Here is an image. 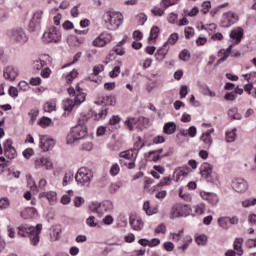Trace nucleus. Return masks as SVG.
I'll return each mask as SVG.
<instances>
[{"label": "nucleus", "mask_w": 256, "mask_h": 256, "mask_svg": "<svg viewBox=\"0 0 256 256\" xmlns=\"http://www.w3.org/2000/svg\"><path fill=\"white\" fill-rule=\"evenodd\" d=\"M228 116L230 117V119L233 120H237V121H241L242 116L241 114L238 112L237 108H231L228 110Z\"/></svg>", "instance_id": "33"}, {"label": "nucleus", "mask_w": 256, "mask_h": 256, "mask_svg": "<svg viewBox=\"0 0 256 256\" xmlns=\"http://www.w3.org/2000/svg\"><path fill=\"white\" fill-rule=\"evenodd\" d=\"M119 73H121V67L115 66L114 69L109 72V77L114 79L115 77H119Z\"/></svg>", "instance_id": "54"}, {"label": "nucleus", "mask_w": 256, "mask_h": 256, "mask_svg": "<svg viewBox=\"0 0 256 256\" xmlns=\"http://www.w3.org/2000/svg\"><path fill=\"white\" fill-rule=\"evenodd\" d=\"M137 123V120L135 118H130L125 121V125L128 127L130 131H133V124Z\"/></svg>", "instance_id": "63"}, {"label": "nucleus", "mask_w": 256, "mask_h": 256, "mask_svg": "<svg viewBox=\"0 0 256 256\" xmlns=\"http://www.w3.org/2000/svg\"><path fill=\"white\" fill-rule=\"evenodd\" d=\"M232 188L236 193H245V191L249 189V185L247 184V180L243 178H236L232 182Z\"/></svg>", "instance_id": "11"}, {"label": "nucleus", "mask_w": 256, "mask_h": 256, "mask_svg": "<svg viewBox=\"0 0 256 256\" xmlns=\"http://www.w3.org/2000/svg\"><path fill=\"white\" fill-rule=\"evenodd\" d=\"M143 147H145V143H143V139L141 137H138V141L134 143L132 151H141Z\"/></svg>", "instance_id": "44"}, {"label": "nucleus", "mask_w": 256, "mask_h": 256, "mask_svg": "<svg viewBox=\"0 0 256 256\" xmlns=\"http://www.w3.org/2000/svg\"><path fill=\"white\" fill-rule=\"evenodd\" d=\"M83 101H85V93H77L76 97L74 99V103L76 105H81V103H83Z\"/></svg>", "instance_id": "50"}, {"label": "nucleus", "mask_w": 256, "mask_h": 256, "mask_svg": "<svg viewBox=\"0 0 256 256\" xmlns=\"http://www.w3.org/2000/svg\"><path fill=\"white\" fill-rule=\"evenodd\" d=\"M177 19H179V15H177L176 13H170L168 17L169 23L175 24L177 23Z\"/></svg>", "instance_id": "64"}, {"label": "nucleus", "mask_w": 256, "mask_h": 256, "mask_svg": "<svg viewBox=\"0 0 256 256\" xmlns=\"http://www.w3.org/2000/svg\"><path fill=\"white\" fill-rule=\"evenodd\" d=\"M40 75L44 79L49 78V76L51 75V69H49V67L45 66L44 69L41 71Z\"/></svg>", "instance_id": "61"}, {"label": "nucleus", "mask_w": 256, "mask_h": 256, "mask_svg": "<svg viewBox=\"0 0 256 256\" xmlns=\"http://www.w3.org/2000/svg\"><path fill=\"white\" fill-rule=\"evenodd\" d=\"M137 21H139L140 25H145L147 23V15L144 13H140L136 16Z\"/></svg>", "instance_id": "58"}, {"label": "nucleus", "mask_w": 256, "mask_h": 256, "mask_svg": "<svg viewBox=\"0 0 256 256\" xmlns=\"http://www.w3.org/2000/svg\"><path fill=\"white\" fill-rule=\"evenodd\" d=\"M113 39V36L107 32L101 33L95 40H93L92 45L94 47H105L107 43H110Z\"/></svg>", "instance_id": "9"}, {"label": "nucleus", "mask_w": 256, "mask_h": 256, "mask_svg": "<svg viewBox=\"0 0 256 256\" xmlns=\"http://www.w3.org/2000/svg\"><path fill=\"white\" fill-rule=\"evenodd\" d=\"M55 147V140L47 136H40V148L42 151H51Z\"/></svg>", "instance_id": "13"}, {"label": "nucleus", "mask_w": 256, "mask_h": 256, "mask_svg": "<svg viewBox=\"0 0 256 256\" xmlns=\"http://www.w3.org/2000/svg\"><path fill=\"white\" fill-rule=\"evenodd\" d=\"M32 123H35V121H37V117L39 116V110H35L32 109L29 113H28Z\"/></svg>", "instance_id": "55"}, {"label": "nucleus", "mask_w": 256, "mask_h": 256, "mask_svg": "<svg viewBox=\"0 0 256 256\" xmlns=\"http://www.w3.org/2000/svg\"><path fill=\"white\" fill-rule=\"evenodd\" d=\"M119 171H121V168L119 167V164L115 163L110 169V175L116 177V175H119Z\"/></svg>", "instance_id": "51"}, {"label": "nucleus", "mask_w": 256, "mask_h": 256, "mask_svg": "<svg viewBox=\"0 0 256 256\" xmlns=\"http://www.w3.org/2000/svg\"><path fill=\"white\" fill-rule=\"evenodd\" d=\"M77 75H79V72H77V70H72V71L66 76V81H67V83H72L73 79H77Z\"/></svg>", "instance_id": "47"}, {"label": "nucleus", "mask_w": 256, "mask_h": 256, "mask_svg": "<svg viewBox=\"0 0 256 256\" xmlns=\"http://www.w3.org/2000/svg\"><path fill=\"white\" fill-rule=\"evenodd\" d=\"M192 209L194 210V214H192V216L196 217V215H205L207 206L205 205V203H200V204L194 205Z\"/></svg>", "instance_id": "25"}, {"label": "nucleus", "mask_w": 256, "mask_h": 256, "mask_svg": "<svg viewBox=\"0 0 256 256\" xmlns=\"http://www.w3.org/2000/svg\"><path fill=\"white\" fill-rule=\"evenodd\" d=\"M4 155L7 159H15L17 157V150H15V148L5 149Z\"/></svg>", "instance_id": "36"}, {"label": "nucleus", "mask_w": 256, "mask_h": 256, "mask_svg": "<svg viewBox=\"0 0 256 256\" xmlns=\"http://www.w3.org/2000/svg\"><path fill=\"white\" fill-rule=\"evenodd\" d=\"M143 209L146 211V215H155V213H157V211H151V204L149 201L144 202Z\"/></svg>", "instance_id": "49"}, {"label": "nucleus", "mask_w": 256, "mask_h": 256, "mask_svg": "<svg viewBox=\"0 0 256 256\" xmlns=\"http://www.w3.org/2000/svg\"><path fill=\"white\" fill-rule=\"evenodd\" d=\"M112 210H113V204L110 201H106L102 203H93L90 206V211H92V213H97V215H100V216Z\"/></svg>", "instance_id": "7"}, {"label": "nucleus", "mask_w": 256, "mask_h": 256, "mask_svg": "<svg viewBox=\"0 0 256 256\" xmlns=\"http://www.w3.org/2000/svg\"><path fill=\"white\" fill-rule=\"evenodd\" d=\"M52 123V120L51 118L49 117H42L40 120H39V125L41 127H49V125H51Z\"/></svg>", "instance_id": "48"}, {"label": "nucleus", "mask_w": 256, "mask_h": 256, "mask_svg": "<svg viewBox=\"0 0 256 256\" xmlns=\"http://www.w3.org/2000/svg\"><path fill=\"white\" fill-rule=\"evenodd\" d=\"M39 197H46L50 205H54V203L57 202V192L55 191L42 192L40 193Z\"/></svg>", "instance_id": "22"}, {"label": "nucleus", "mask_w": 256, "mask_h": 256, "mask_svg": "<svg viewBox=\"0 0 256 256\" xmlns=\"http://www.w3.org/2000/svg\"><path fill=\"white\" fill-rule=\"evenodd\" d=\"M17 229V234L19 235V237H29L30 243L34 247H37V245H39V235H41V231L43 230V224H37L36 227L25 224L19 226Z\"/></svg>", "instance_id": "1"}, {"label": "nucleus", "mask_w": 256, "mask_h": 256, "mask_svg": "<svg viewBox=\"0 0 256 256\" xmlns=\"http://www.w3.org/2000/svg\"><path fill=\"white\" fill-rule=\"evenodd\" d=\"M121 123V117L114 115L109 120V125H119Z\"/></svg>", "instance_id": "59"}, {"label": "nucleus", "mask_w": 256, "mask_h": 256, "mask_svg": "<svg viewBox=\"0 0 256 256\" xmlns=\"http://www.w3.org/2000/svg\"><path fill=\"white\" fill-rule=\"evenodd\" d=\"M41 21H43V11L37 10L36 12H34L33 17L29 23V27L31 31H35V29H39V27H41Z\"/></svg>", "instance_id": "10"}, {"label": "nucleus", "mask_w": 256, "mask_h": 256, "mask_svg": "<svg viewBox=\"0 0 256 256\" xmlns=\"http://www.w3.org/2000/svg\"><path fill=\"white\" fill-rule=\"evenodd\" d=\"M85 137H87V126L79 124L71 129L67 136V143L71 145L74 141L85 139Z\"/></svg>", "instance_id": "4"}, {"label": "nucleus", "mask_w": 256, "mask_h": 256, "mask_svg": "<svg viewBox=\"0 0 256 256\" xmlns=\"http://www.w3.org/2000/svg\"><path fill=\"white\" fill-rule=\"evenodd\" d=\"M43 43H59L61 41V30L52 26L42 36Z\"/></svg>", "instance_id": "5"}, {"label": "nucleus", "mask_w": 256, "mask_h": 256, "mask_svg": "<svg viewBox=\"0 0 256 256\" xmlns=\"http://www.w3.org/2000/svg\"><path fill=\"white\" fill-rule=\"evenodd\" d=\"M234 250H228L225 256L243 255V238H236L233 244Z\"/></svg>", "instance_id": "8"}, {"label": "nucleus", "mask_w": 256, "mask_h": 256, "mask_svg": "<svg viewBox=\"0 0 256 256\" xmlns=\"http://www.w3.org/2000/svg\"><path fill=\"white\" fill-rule=\"evenodd\" d=\"M47 67V62L43 59H37L33 62V69L36 71H41V69H44Z\"/></svg>", "instance_id": "29"}, {"label": "nucleus", "mask_w": 256, "mask_h": 256, "mask_svg": "<svg viewBox=\"0 0 256 256\" xmlns=\"http://www.w3.org/2000/svg\"><path fill=\"white\" fill-rule=\"evenodd\" d=\"M106 117H107V108H104L100 112L95 114L96 121H99L101 119H105Z\"/></svg>", "instance_id": "52"}, {"label": "nucleus", "mask_w": 256, "mask_h": 256, "mask_svg": "<svg viewBox=\"0 0 256 256\" xmlns=\"http://www.w3.org/2000/svg\"><path fill=\"white\" fill-rule=\"evenodd\" d=\"M179 58L181 61H189L191 59V53H189V50L184 49L180 52Z\"/></svg>", "instance_id": "42"}, {"label": "nucleus", "mask_w": 256, "mask_h": 256, "mask_svg": "<svg viewBox=\"0 0 256 256\" xmlns=\"http://www.w3.org/2000/svg\"><path fill=\"white\" fill-rule=\"evenodd\" d=\"M211 9V2L209 1H206V2H203L202 4V13L204 15H207V13H209V10Z\"/></svg>", "instance_id": "56"}, {"label": "nucleus", "mask_w": 256, "mask_h": 256, "mask_svg": "<svg viewBox=\"0 0 256 256\" xmlns=\"http://www.w3.org/2000/svg\"><path fill=\"white\" fill-rule=\"evenodd\" d=\"M102 71H105V66L103 64H99L97 66H94L93 73L89 75L88 79L89 81H93L94 83H99L98 80L95 79L97 75L102 73Z\"/></svg>", "instance_id": "21"}, {"label": "nucleus", "mask_w": 256, "mask_h": 256, "mask_svg": "<svg viewBox=\"0 0 256 256\" xmlns=\"http://www.w3.org/2000/svg\"><path fill=\"white\" fill-rule=\"evenodd\" d=\"M8 35L14 43H19L20 45H23L28 41L27 34H25L23 28H13L8 32Z\"/></svg>", "instance_id": "6"}, {"label": "nucleus", "mask_w": 256, "mask_h": 256, "mask_svg": "<svg viewBox=\"0 0 256 256\" xmlns=\"http://www.w3.org/2000/svg\"><path fill=\"white\" fill-rule=\"evenodd\" d=\"M180 135L182 137H196L197 136V127L191 126L189 129H181Z\"/></svg>", "instance_id": "24"}, {"label": "nucleus", "mask_w": 256, "mask_h": 256, "mask_svg": "<svg viewBox=\"0 0 256 256\" xmlns=\"http://www.w3.org/2000/svg\"><path fill=\"white\" fill-rule=\"evenodd\" d=\"M171 183V177H164L156 186L157 187H165Z\"/></svg>", "instance_id": "53"}, {"label": "nucleus", "mask_w": 256, "mask_h": 256, "mask_svg": "<svg viewBox=\"0 0 256 256\" xmlns=\"http://www.w3.org/2000/svg\"><path fill=\"white\" fill-rule=\"evenodd\" d=\"M8 93L10 97H19V90L15 86H10Z\"/></svg>", "instance_id": "60"}, {"label": "nucleus", "mask_w": 256, "mask_h": 256, "mask_svg": "<svg viewBox=\"0 0 256 256\" xmlns=\"http://www.w3.org/2000/svg\"><path fill=\"white\" fill-rule=\"evenodd\" d=\"M154 233H156V235H165V233H167V226L164 223L159 224L155 228Z\"/></svg>", "instance_id": "41"}, {"label": "nucleus", "mask_w": 256, "mask_h": 256, "mask_svg": "<svg viewBox=\"0 0 256 256\" xmlns=\"http://www.w3.org/2000/svg\"><path fill=\"white\" fill-rule=\"evenodd\" d=\"M93 177H95V173L91 168L81 167L76 173L75 180L78 185L89 187V185H91V181H93Z\"/></svg>", "instance_id": "3"}, {"label": "nucleus", "mask_w": 256, "mask_h": 256, "mask_svg": "<svg viewBox=\"0 0 256 256\" xmlns=\"http://www.w3.org/2000/svg\"><path fill=\"white\" fill-rule=\"evenodd\" d=\"M223 17L222 25L224 27H231V25H235L239 21V16L233 12H226L223 14Z\"/></svg>", "instance_id": "12"}, {"label": "nucleus", "mask_w": 256, "mask_h": 256, "mask_svg": "<svg viewBox=\"0 0 256 256\" xmlns=\"http://www.w3.org/2000/svg\"><path fill=\"white\" fill-rule=\"evenodd\" d=\"M55 107V102H46L44 104V111H46V113H52V111H55Z\"/></svg>", "instance_id": "45"}, {"label": "nucleus", "mask_w": 256, "mask_h": 256, "mask_svg": "<svg viewBox=\"0 0 256 256\" xmlns=\"http://www.w3.org/2000/svg\"><path fill=\"white\" fill-rule=\"evenodd\" d=\"M231 51H233V45H230L226 50L225 49L219 50L218 56L221 57V55H223V57L218 59L216 65H221V63H225V61L229 59V55H231Z\"/></svg>", "instance_id": "18"}, {"label": "nucleus", "mask_w": 256, "mask_h": 256, "mask_svg": "<svg viewBox=\"0 0 256 256\" xmlns=\"http://www.w3.org/2000/svg\"><path fill=\"white\" fill-rule=\"evenodd\" d=\"M119 157H121L122 159H127V161H135V159H137V155L133 154V149L121 152L119 154Z\"/></svg>", "instance_id": "27"}, {"label": "nucleus", "mask_w": 256, "mask_h": 256, "mask_svg": "<svg viewBox=\"0 0 256 256\" xmlns=\"http://www.w3.org/2000/svg\"><path fill=\"white\" fill-rule=\"evenodd\" d=\"M218 225L221 227V229H229V227H231V224L229 223V217L218 218Z\"/></svg>", "instance_id": "32"}, {"label": "nucleus", "mask_w": 256, "mask_h": 256, "mask_svg": "<svg viewBox=\"0 0 256 256\" xmlns=\"http://www.w3.org/2000/svg\"><path fill=\"white\" fill-rule=\"evenodd\" d=\"M237 137V128L232 129V131L226 133L227 143H233Z\"/></svg>", "instance_id": "35"}, {"label": "nucleus", "mask_w": 256, "mask_h": 256, "mask_svg": "<svg viewBox=\"0 0 256 256\" xmlns=\"http://www.w3.org/2000/svg\"><path fill=\"white\" fill-rule=\"evenodd\" d=\"M75 101L71 99H66L63 101V109L64 111H68V113H71L73 111V108L75 107Z\"/></svg>", "instance_id": "31"}, {"label": "nucleus", "mask_w": 256, "mask_h": 256, "mask_svg": "<svg viewBox=\"0 0 256 256\" xmlns=\"http://www.w3.org/2000/svg\"><path fill=\"white\" fill-rule=\"evenodd\" d=\"M230 39L234 41L235 45H239V43H241V39H243V28L232 30L230 32Z\"/></svg>", "instance_id": "19"}, {"label": "nucleus", "mask_w": 256, "mask_h": 256, "mask_svg": "<svg viewBox=\"0 0 256 256\" xmlns=\"http://www.w3.org/2000/svg\"><path fill=\"white\" fill-rule=\"evenodd\" d=\"M189 175L188 172H185L183 169H177L174 172L173 179H175L176 182L181 181V179H185Z\"/></svg>", "instance_id": "28"}, {"label": "nucleus", "mask_w": 256, "mask_h": 256, "mask_svg": "<svg viewBox=\"0 0 256 256\" xmlns=\"http://www.w3.org/2000/svg\"><path fill=\"white\" fill-rule=\"evenodd\" d=\"M177 131V124L175 122H167L164 125V133L165 135H173Z\"/></svg>", "instance_id": "26"}, {"label": "nucleus", "mask_w": 256, "mask_h": 256, "mask_svg": "<svg viewBox=\"0 0 256 256\" xmlns=\"http://www.w3.org/2000/svg\"><path fill=\"white\" fill-rule=\"evenodd\" d=\"M206 201H208L210 205H217L219 203V196L215 193L209 192L206 194Z\"/></svg>", "instance_id": "30"}, {"label": "nucleus", "mask_w": 256, "mask_h": 256, "mask_svg": "<svg viewBox=\"0 0 256 256\" xmlns=\"http://www.w3.org/2000/svg\"><path fill=\"white\" fill-rule=\"evenodd\" d=\"M180 0H162L160 2V6L162 7V9H167L169 7H172V5H177V2H179Z\"/></svg>", "instance_id": "37"}, {"label": "nucleus", "mask_w": 256, "mask_h": 256, "mask_svg": "<svg viewBox=\"0 0 256 256\" xmlns=\"http://www.w3.org/2000/svg\"><path fill=\"white\" fill-rule=\"evenodd\" d=\"M196 243H197V245H206L207 244V236L200 235V236L196 237Z\"/></svg>", "instance_id": "57"}, {"label": "nucleus", "mask_w": 256, "mask_h": 256, "mask_svg": "<svg viewBox=\"0 0 256 256\" xmlns=\"http://www.w3.org/2000/svg\"><path fill=\"white\" fill-rule=\"evenodd\" d=\"M151 13H152V15H154V17H163L165 15V8L155 7L153 9H151Z\"/></svg>", "instance_id": "40"}, {"label": "nucleus", "mask_w": 256, "mask_h": 256, "mask_svg": "<svg viewBox=\"0 0 256 256\" xmlns=\"http://www.w3.org/2000/svg\"><path fill=\"white\" fill-rule=\"evenodd\" d=\"M178 217H181V212L179 211V208L177 207V204L172 207L170 212V218L171 219H177Z\"/></svg>", "instance_id": "43"}, {"label": "nucleus", "mask_w": 256, "mask_h": 256, "mask_svg": "<svg viewBox=\"0 0 256 256\" xmlns=\"http://www.w3.org/2000/svg\"><path fill=\"white\" fill-rule=\"evenodd\" d=\"M102 19L110 31H116L123 25V14L121 12H113L111 10L104 11Z\"/></svg>", "instance_id": "2"}, {"label": "nucleus", "mask_w": 256, "mask_h": 256, "mask_svg": "<svg viewBox=\"0 0 256 256\" xmlns=\"http://www.w3.org/2000/svg\"><path fill=\"white\" fill-rule=\"evenodd\" d=\"M256 204V198H254V199H248V200H244L243 202H242V206L243 207H253V205H255Z\"/></svg>", "instance_id": "62"}, {"label": "nucleus", "mask_w": 256, "mask_h": 256, "mask_svg": "<svg viewBox=\"0 0 256 256\" xmlns=\"http://www.w3.org/2000/svg\"><path fill=\"white\" fill-rule=\"evenodd\" d=\"M200 173L203 179H209L213 174V165H211L209 162H204L201 165Z\"/></svg>", "instance_id": "17"}, {"label": "nucleus", "mask_w": 256, "mask_h": 256, "mask_svg": "<svg viewBox=\"0 0 256 256\" xmlns=\"http://www.w3.org/2000/svg\"><path fill=\"white\" fill-rule=\"evenodd\" d=\"M17 75H19V72L13 66H8L3 71V76L6 81H15V79H17Z\"/></svg>", "instance_id": "16"}, {"label": "nucleus", "mask_w": 256, "mask_h": 256, "mask_svg": "<svg viewBox=\"0 0 256 256\" xmlns=\"http://www.w3.org/2000/svg\"><path fill=\"white\" fill-rule=\"evenodd\" d=\"M211 133H215V129H210L202 134L200 140L204 144V149H211V145H213V138L211 137Z\"/></svg>", "instance_id": "15"}, {"label": "nucleus", "mask_w": 256, "mask_h": 256, "mask_svg": "<svg viewBox=\"0 0 256 256\" xmlns=\"http://www.w3.org/2000/svg\"><path fill=\"white\" fill-rule=\"evenodd\" d=\"M117 103L115 96H106L102 98V104L107 106H113Z\"/></svg>", "instance_id": "34"}, {"label": "nucleus", "mask_w": 256, "mask_h": 256, "mask_svg": "<svg viewBox=\"0 0 256 256\" xmlns=\"http://www.w3.org/2000/svg\"><path fill=\"white\" fill-rule=\"evenodd\" d=\"M130 225L134 229V231H141L143 229V220L141 218H137L136 216H130Z\"/></svg>", "instance_id": "20"}, {"label": "nucleus", "mask_w": 256, "mask_h": 256, "mask_svg": "<svg viewBox=\"0 0 256 256\" xmlns=\"http://www.w3.org/2000/svg\"><path fill=\"white\" fill-rule=\"evenodd\" d=\"M178 207V210L180 211V217H188V215H191V206L187 204H176Z\"/></svg>", "instance_id": "23"}, {"label": "nucleus", "mask_w": 256, "mask_h": 256, "mask_svg": "<svg viewBox=\"0 0 256 256\" xmlns=\"http://www.w3.org/2000/svg\"><path fill=\"white\" fill-rule=\"evenodd\" d=\"M35 167L36 169H42L44 167V169L49 171L53 169V162L49 158L40 157L35 160Z\"/></svg>", "instance_id": "14"}, {"label": "nucleus", "mask_w": 256, "mask_h": 256, "mask_svg": "<svg viewBox=\"0 0 256 256\" xmlns=\"http://www.w3.org/2000/svg\"><path fill=\"white\" fill-rule=\"evenodd\" d=\"M178 40H179V34L173 33L169 36L167 42L164 44V47H166L167 44L175 45V43H177Z\"/></svg>", "instance_id": "39"}, {"label": "nucleus", "mask_w": 256, "mask_h": 256, "mask_svg": "<svg viewBox=\"0 0 256 256\" xmlns=\"http://www.w3.org/2000/svg\"><path fill=\"white\" fill-rule=\"evenodd\" d=\"M229 5V3H224V4H220L219 6L213 8L210 12V15H212V17H215V15H217V13H219V11H221V9L227 7Z\"/></svg>", "instance_id": "46"}, {"label": "nucleus", "mask_w": 256, "mask_h": 256, "mask_svg": "<svg viewBox=\"0 0 256 256\" xmlns=\"http://www.w3.org/2000/svg\"><path fill=\"white\" fill-rule=\"evenodd\" d=\"M160 29L157 26H153L150 31V36L148 38V41H153L154 39H157L159 37Z\"/></svg>", "instance_id": "38"}]
</instances>
